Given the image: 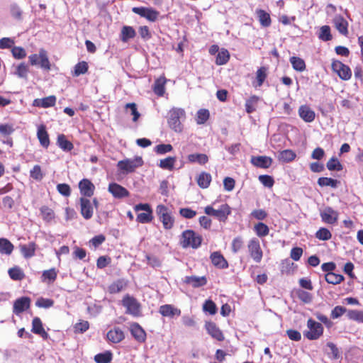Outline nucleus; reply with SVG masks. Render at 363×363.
Masks as SVG:
<instances>
[{
	"label": "nucleus",
	"mask_w": 363,
	"mask_h": 363,
	"mask_svg": "<svg viewBox=\"0 0 363 363\" xmlns=\"http://www.w3.org/2000/svg\"><path fill=\"white\" fill-rule=\"evenodd\" d=\"M203 240L202 236L194 231L187 230L183 231V247L197 249L201 245Z\"/></svg>",
	"instance_id": "1"
},
{
	"label": "nucleus",
	"mask_w": 363,
	"mask_h": 363,
	"mask_svg": "<svg viewBox=\"0 0 363 363\" xmlns=\"http://www.w3.org/2000/svg\"><path fill=\"white\" fill-rule=\"evenodd\" d=\"M308 331L303 333V335L308 340H315L320 337L324 331V328L321 323L316 322L312 318L307 320Z\"/></svg>",
	"instance_id": "2"
},
{
	"label": "nucleus",
	"mask_w": 363,
	"mask_h": 363,
	"mask_svg": "<svg viewBox=\"0 0 363 363\" xmlns=\"http://www.w3.org/2000/svg\"><path fill=\"white\" fill-rule=\"evenodd\" d=\"M204 212L208 216H214L220 221L225 222L231 213V208L227 203L222 204L218 209H214L211 206H207L204 208Z\"/></svg>",
	"instance_id": "3"
},
{
	"label": "nucleus",
	"mask_w": 363,
	"mask_h": 363,
	"mask_svg": "<svg viewBox=\"0 0 363 363\" xmlns=\"http://www.w3.org/2000/svg\"><path fill=\"white\" fill-rule=\"evenodd\" d=\"M122 305L126 308L125 313L130 314L134 317H138L140 315V303L135 298L125 294L122 299Z\"/></svg>",
	"instance_id": "4"
},
{
	"label": "nucleus",
	"mask_w": 363,
	"mask_h": 363,
	"mask_svg": "<svg viewBox=\"0 0 363 363\" xmlns=\"http://www.w3.org/2000/svg\"><path fill=\"white\" fill-rule=\"evenodd\" d=\"M247 247L250 257L256 263H259L263 257V251L259 240L256 238H251L248 241Z\"/></svg>",
	"instance_id": "5"
},
{
	"label": "nucleus",
	"mask_w": 363,
	"mask_h": 363,
	"mask_svg": "<svg viewBox=\"0 0 363 363\" xmlns=\"http://www.w3.org/2000/svg\"><path fill=\"white\" fill-rule=\"evenodd\" d=\"M143 161L141 157H135L133 159H125L118 162L117 166L121 171L127 173L133 172L136 168L141 167Z\"/></svg>",
	"instance_id": "6"
},
{
	"label": "nucleus",
	"mask_w": 363,
	"mask_h": 363,
	"mask_svg": "<svg viewBox=\"0 0 363 363\" xmlns=\"http://www.w3.org/2000/svg\"><path fill=\"white\" fill-rule=\"evenodd\" d=\"M156 213L165 229H171L173 227L174 219L167 207L162 204L158 205L156 208Z\"/></svg>",
	"instance_id": "7"
},
{
	"label": "nucleus",
	"mask_w": 363,
	"mask_h": 363,
	"mask_svg": "<svg viewBox=\"0 0 363 363\" xmlns=\"http://www.w3.org/2000/svg\"><path fill=\"white\" fill-rule=\"evenodd\" d=\"M331 68L342 80L347 81L352 77V71L349 66L339 60H333Z\"/></svg>",
	"instance_id": "8"
},
{
	"label": "nucleus",
	"mask_w": 363,
	"mask_h": 363,
	"mask_svg": "<svg viewBox=\"0 0 363 363\" xmlns=\"http://www.w3.org/2000/svg\"><path fill=\"white\" fill-rule=\"evenodd\" d=\"M80 213L85 220H89L94 214V206L89 199L81 197L79 199Z\"/></svg>",
	"instance_id": "9"
},
{
	"label": "nucleus",
	"mask_w": 363,
	"mask_h": 363,
	"mask_svg": "<svg viewBox=\"0 0 363 363\" xmlns=\"http://www.w3.org/2000/svg\"><path fill=\"white\" fill-rule=\"evenodd\" d=\"M78 186L82 197L89 199L94 195L95 191V186L89 179H82L79 182Z\"/></svg>",
	"instance_id": "10"
},
{
	"label": "nucleus",
	"mask_w": 363,
	"mask_h": 363,
	"mask_svg": "<svg viewBox=\"0 0 363 363\" xmlns=\"http://www.w3.org/2000/svg\"><path fill=\"white\" fill-rule=\"evenodd\" d=\"M339 213L331 207H326L320 212L322 221L328 224H335L338 220Z\"/></svg>",
	"instance_id": "11"
},
{
	"label": "nucleus",
	"mask_w": 363,
	"mask_h": 363,
	"mask_svg": "<svg viewBox=\"0 0 363 363\" xmlns=\"http://www.w3.org/2000/svg\"><path fill=\"white\" fill-rule=\"evenodd\" d=\"M30 299L23 296L16 299L13 303V313L19 315L30 308Z\"/></svg>",
	"instance_id": "12"
},
{
	"label": "nucleus",
	"mask_w": 363,
	"mask_h": 363,
	"mask_svg": "<svg viewBox=\"0 0 363 363\" xmlns=\"http://www.w3.org/2000/svg\"><path fill=\"white\" fill-rule=\"evenodd\" d=\"M108 190L116 199H123L130 195L129 191L125 187L117 183L109 184Z\"/></svg>",
	"instance_id": "13"
},
{
	"label": "nucleus",
	"mask_w": 363,
	"mask_h": 363,
	"mask_svg": "<svg viewBox=\"0 0 363 363\" xmlns=\"http://www.w3.org/2000/svg\"><path fill=\"white\" fill-rule=\"evenodd\" d=\"M333 23L335 28L342 35L347 36L348 32V22L341 15H335L333 19Z\"/></svg>",
	"instance_id": "14"
},
{
	"label": "nucleus",
	"mask_w": 363,
	"mask_h": 363,
	"mask_svg": "<svg viewBox=\"0 0 363 363\" xmlns=\"http://www.w3.org/2000/svg\"><path fill=\"white\" fill-rule=\"evenodd\" d=\"M130 331L135 340L140 343L145 342L146 340V333L138 323L130 324Z\"/></svg>",
	"instance_id": "15"
},
{
	"label": "nucleus",
	"mask_w": 363,
	"mask_h": 363,
	"mask_svg": "<svg viewBox=\"0 0 363 363\" xmlns=\"http://www.w3.org/2000/svg\"><path fill=\"white\" fill-rule=\"evenodd\" d=\"M205 328L208 333L214 339L218 341H223L224 340V335L223 332L217 326V325L211 321L206 322Z\"/></svg>",
	"instance_id": "16"
},
{
	"label": "nucleus",
	"mask_w": 363,
	"mask_h": 363,
	"mask_svg": "<svg viewBox=\"0 0 363 363\" xmlns=\"http://www.w3.org/2000/svg\"><path fill=\"white\" fill-rule=\"evenodd\" d=\"M272 159L267 156H252L250 162L259 168L267 169L272 164Z\"/></svg>",
	"instance_id": "17"
},
{
	"label": "nucleus",
	"mask_w": 363,
	"mask_h": 363,
	"mask_svg": "<svg viewBox=\"0 0 363 363\" xmlns=\"http://www.w3.org/2000/svg\"><path fill=\"white\" fill-rule=\"evenodd\" d=\"M210 259L212 264L219 269H227L228 267V262L220 252H213L211 254Z\"/></svg>",
	"instance_id": "18"
},
{
	"label": "nucleus",
	"mask_w": 363,
	"mask_h": 363,
	"mask_svg": "<svg viewBox=\"0 0 363 363\" xmlns=\"http://www.w3.org/2000/svg\"><path fill=\"white\" fill-rule=\"evenodd\" d=\"M106 338L112 343H119L124 340L125 334L120 328L115 327L107 333Z\"/></svg>",
	"instance_id": "19"
},
{
	"label": "nucleus",
	"mask_w": 363,
	"mask_h": 363,
	"mask_svg": "<svg viewBox=\"0 0 363 363\" xmlns=\"http://www.w3.org/2000/svg\"><path fill=\"white\" fill-rule=\"evenodd\" d=\"M160 313L164 317L172 318L174 317H179L181 314L180 309L174 307L171 304H164L160 307Z\"/></svg>",
	"instance_id": "20"
},
{
	"label": "nucleus",
	"mask_w": 363,
	"mask_h": 363,
	"mask_svg": "<svg viewBox=\"0 0 363 363\" xmlns=\"http://www.w3.org/2000/svg\"><path fill=\"white\" fill-rule=\"evenodd\" d=\"M300 118L306 123H311L315 120V113L308 106L302 105L298 108Z\"/></svg>",
	"instance_id": "21"
},
{
	"label": "nucleus",
	"mask_w": 363,
	"mask_h": 363,
	"mask_svg": "<svg viewBox=\"0 0 363 363\" xmlns=\"http://www.w3.org/2000/svg\"><path fill=\"white\" fill-rule=\"evenodd\" d=\"M128 281L125 279H118L113 281L108 286V291L111 294H118L127 288Z\"/></svg>",
	"instance_id": "22"
},
{
	"label": "nucleus",
	"mask_w": 363,
	"mask_h": 363,
	"mask_svg": "<svg viewBox=\"0 0 363 363\" xmlns=\"http://www.w3.org/2000/svg\"><path fill=\"white\" fill-rule=\"evenodd\" d=\"M31 331L37 335H40L44 340H47L49 337L48 333L45 330L42 321L40 318L35 317L32 320Z\"/></svg>",
	"instance_id": "23"
},
{
	"label": "nucleus",
	"mask_w": 363,
	"mask_h": 363,
	"mask_svg": "<svg viewBox=\"0 0 363 363\" xmlns=\"http://www.w3.org/2000/svg\"><path fill=\"white\" fill-rule=\"evenodd\" d=\"M37 137L39 143L44 148H48L50 145V138L45 125H40L38 128Z\"/></svg>",
	"instance_id": "24"
},
{
	"label": "nucleus",
	"mask_w": 363,
	"mask_h": 363,
	"mask_svg": "<svg viewBox=\"0 0 363 363\" xmlns=\"http://www.w3.org/2000/svg\"><path fill=\"white\" fill-rule=\"evenodd\" d=\"M180 111L177 109H172L169 111L168 123L175 131H180Z\"/></svg>",
	"instance_id": "25"
},
{
	"label": "nucleus",
	"mask_w": 363,
	"mask_h": 363,
	"mask_svg": "<svg viewBox=\"0 0 363 363\" xmlns=\"http://www.w3.org/2000/svg\"><path fill=\"white\" fill-rule=\"evenodd\" d=\"M56 96L51 95L43 99H37L33 101V105L38 107L49 108L52 107L56 104Z\"/></svg>",
	"instance_id": "26"
},
{
	"label": "nucleus",
	"mask_w": 363,
	"mask_h": 363,
	"mask_svg": "<svg viewBox=\"0 0 363 363\" xmlns=\"http://www.w3.org/2000/svg\"><path fill=\"white\" fill-rule=\"evenodd\" d=\"M211 180L212 177L211 174L206 172H201L196 178L197 184L201 189L208 188L211 184Z\"/></svg>",
	"instance_id": "27"
},
{
	"label": "nucleus",
	"mask_w": 363,
	"mask_h": 363,
	"mask_svg": "<svg viewBox=\"0 0 363 363\" xmlns=\"http://www.w3.org/2000/svg\"><path fill=\"white\" fill-rule=\"evenodd\" d=\"M19 247L25 258H30L35 255L36 244L34 242H30L27 245H20Z\"/></svg>",
	"instance_id": "28"
},
{
	"label": "nucleus",
	"mask_w": 363,
	"mask_h": 363,
	"mask_svg": "<svg viewBox=\"0 0 363 363\" xmlns=\"http://www.w3.org/2000/svg\"><path fill=\"white\" fill-rule=\"evenodd\" d=\"M57 145L63 151L69 152L74 148L72 143L67 139L64 134H60L57 138Z\"/></svg>",
	"instance_id": "29"
},
{
	"label": "nucleus",
	"mask_w": 363,
	"mask_h": 363,
	"mask_svg": "<svg viewBox=\"0 0 363 363\" xmlns=\"http://www.w3.org/2000/svg\"><path fill=\"white\" fill-rule=\"evenodd\" d=\"M186 284L191 285L193 287H200L206 284L207 279L206 277H196V276H189L185 277V281Z\"/></svg>",
	"instance_id": "30"
},
{
	"label": "nucleus",
	"mask_w": 363,
	"mask_h": 363,
	"mask_svg": "<svg viewBox=\"0 0 363 363\" xmlns=\"http://www.w3.org/2000/svg\"><path fill=\"white\" fill-rule=\"evenodd\" d=\"M58 271L55 268L45 270L42 273L41 280L48 284L53 283L57 277Z\"/></svg>",
	"instance_id": "31"
},
{
	"label": "nucleus",
	"mask_w": 363,
	"mask_h": 363,
	"mask_svg": "<svg viewBox=\"0 0 363 363\" xmlns=\"http://www.w3.org/2000/svg\"><path fill=\"white\" fill-rule=\"evenodd\" d=\"M256 14L262 26L267 28L272 24L270 15L264 10L257 9Z\"/></svg>",
	"instance_id": "32"
},
{
	"label": "nucleus",
	"mask_w": 363,
	"mask_h": 363,
	"mask_svg": "<svg viewBox=\"0 0 363 363\" xmlns=\"http://www.w3.org/2000/svg\"><path fill=\"white\" fill-rule=\"evenodd\" d=\"M166 79L160 77L157 79L153 84V91L158 96H162L165 91Z\"/></svg>",
	"instance_id": "33"
},
{
	"label": "nucleus",
	"mask_w": 363,
	"mask_h": 363,
	"mask_svg": "<svg viewBox=\"0 0 363 363\" xmlns=\"http://www.w3.org/2000/svg\"><path fill=\"white\" fill-rule=\"evenodd\" d=\"M9 13L15 20L18 21H21L23 20V11L18 4L13 3L9 6Z\"/></svg>",
	"instance_id": "34"
},
{
	"label": "nucleus",
	"mask_w": 363,
	"mask_h": 363,
	"mask_svg": "<svg viewBox=\"0 0 363 363\" xmlns=\"http://www.w3.org/2000/svg\"><path fill=\"white\" fill-rule=\"evenodd\" d=\"M42 218L47 223H50L55 219V215L54 211L48 206H43L40 208Z\"/></svg>",
	"instance_id": "35"
},
{
	"label": "nucleus",
	"mask_w": 363,
	"mask_h": 363,
	"mask_svg": "<svg viewBox=\"0 0 363 363\" xmlns=\"http://www.w3.org/2000/svg\"><path fill=\"white\" fill-rule=\"evenodd\" d=\"M13 248V245L8 239L0 238V254L10 255Z\"/></svg>",
	"instance_id": "36"
},
{
	"label": "nucleus",
	"mask_w": 363,
	"mask_h": 363,
	"mask_svg": "<svg viewBox=\"0 0 363 363\" xmlns=\"http://www.w3.org/2000/svg\"><path fill=\"white\" fill-rule=\"evenodd\" d=\"M289 61L292 65L293 69L297 72H303L306 68L305 61L299 57H291Z\"/></svg>",
	"instance_id": "37"
},
{
	"label": "nucleus",
	"mask_w": 363,
	"mask_h": 363,
	"mask_svg": "<svg viewBox=\"0 0 363 363\" xmlns=\"http://www.w3.org/2000/svg\"><path fill=\"white\" fill-rule=\"evenodd\" d=\"M259 98L257 96L252 95L245 102V111L247 113H252L256 111Z\"/></svg>",
	"instance_id": "38"
},
{
	"label": "nucleus",
	"mask_w": 363,
	"mask_h": 363,
	"mask_svg": "<svg viewBox=\"0 0 363 363\" xmlns=\"http://www.w3.org/2000/svg\"><path fill=\"white\" fill-rule=\"evenodd\" d=\"M188 160L191 162H197L199 164L203 165L208 162V157L206 154L195 153L188 155Z\"/></svg>",
	"instance_id": "39"
},
{
	"label": "nucleus",
	"mask_w": 363,
	"mask_h": 363,
	"mask_svg": "<svg viewBox=\"0 0 363 363\" xmlns=\"http://www.w3.org/2000/svg\"><path fill=\"white\" fill-rule=\"evenodd\" d=\"M40 67L45 70L49 71L51 69V65L48 56V52L45 49L40 50Z\"/></svg>",
	"instance_id": "40"
},
{
	"label": "nucleus",
	"mask_w": 363,
	"mask_h": 363,
	"mask_svg": "<svg viewBox=\"0 0 363 363\" xmlns=\"http://www.w3.org/2000/svg\"><path fill=\"white\" fill-rule=\"evenodd\" d=\"M267 77V68L266 67H259L256 72V84L255 87L261 86Z\"/></svg>",
	"instance_id": "41"
},
{
	"label": "nucleus",
	"mask_w": 363,
	"mask_h": 363,
	"mask_svg": "<svg viewBox=\"0 0 363 363\" xmlns=\"http://www.w3.org/2000/svg\"><path fill=\"white\" fill-rule=\"evenodd\" d=\"M136 33L133 27L125 26L121 29V40L127 42L129 39L133 38Z\"/></svg>",
	"instance_id": "42"
},
{
	"label": "nucleus",
	"mask_w": 363,
	"mask_h": 363,
	"mask_svg": "<svg viewBox=\"0 0 363 363\" xmlns=\"http://www.w3.org/2000/svg\"><path fill=\"white\" fill-rule=\"evenodd\" d=\"M296 154L292 150H284L279 152V160L283 162H290L295 160Z\"/></svg>",
	"instance_id": "43"
},
{
	"label": "nucleus",
	"mask_w": 363,
	"mask_h": 363,
	"mask_svg": "<svg viewBox=\"0 0 363 363\" xmlns=\"http://www.w3.org/2000/svg\"><path fill=\"white\" fill-rule=\"evenodd\" d=\"M230 60V53L228 50L222 48L217 54L216 64L217 65H225Z\"/></svg>",
	"instance_id": "44"
},
{
	"label": "nucleus",
	"mask_w": 363,
	"mask_h": 363,
	"mask_svg": "<svg viewBox=\"0 0 363 363\" xmlns=\"http://www.w3.org/2000/svg\"><path fill=\"white\" fill-rule=\"evenodd\" d=\"M254 231L258 237L263 238L269 234V228L265 223L259 222L255 225Z\"/></svg>",
	"instance_id": "45"
},
{
	"label": "nucleus",
	"mask_w": 363,
	"mask_h": 363,
	"mask_svg": "<svg viewBox=\"0 0 363 363\" xmlns=\"http://www.w3.org/2000/svg\"><path fill=\"white\" fill-rule=\"evenodd\" d=\"M9 274L14 281H21L25 278V274L18 267H14L9 269Z\"/></svg>",
	"instance_id": "46"
},
{
	"label": "nucleus",
	"mask_w": 363,
	"mask_h": 363,
	"mask_svg": "<svg viewBox=\"0 0 363 363\" xmlns=\"http://www.w3.org/2000/svg\"><path fill=\"white\" fill-rule=\"evenodd\" d=\"M112 359L113 354L111 351L99 353L94 356V361L96 363H110Z\"/></svg>",
	"instance_id": "47"
},
{
	"label": "nucleus",
	"mask_w": 363,
	"mask_h": 363,
	"mask_svg": "<svg viewBox=\"0 0 363 363\" xmlns=\"http://www.w3.org/2000/svg\"><path fill=\"white\" fill-rule=\"evenodd\" d=\"M325 279L328 284L333 285L338 284L344 280V277L342 274L333 273H326Z\"/></svg>",
	"instance_id": "48"
},
{
	"label": "nucleus",
	"mask_w": 363,
	"mask_h": 363,
	"mask_svg": "<svg viewBox=\"0 0 363 363\" xmlns=\"http://www.w3.org/2000/svg\"><path fill=\"white\" fill-rule=\"evenodd\" d=\"M317 182L320 186H330L332 188H336L340 184L337 179L330 177H320Z\"/></svg>",
	"instance_id": "49"
},
{
	"label": "nucleus",
	"mask_w": 363,
	"mask_h": 363,
	"mask_svg": "<svg viewBox=\"0 0 363 363\" xmlns=\"http://www.w3.org/2000/svg\"><path fill=\"white\" fill-rule=\"evenodd\" d=\"M176 162V157H167L160 160L159 167L163 169L172 170Z\"/></svg>",
	"instance_id": "50"
},
{
	"label": "nucleus",
	"mask_w": 363,
	"mask_h": 363,
	"mask_svg": "<svg viewBox=\"0 0 363 363\" xmlns=\"http://www.w3.org/2000/svg\"><path fill=\"white\" fill-rule=\"evenodd\" d=\"M88 63L85 61H81L75 65L73 75L75 77H78L81 74H84L88 72Z\"/></svg>",
	"instance_id": "51"
},
{
	"label": "nucleus",
	"mask_w": 363,
	"mask_h": 363,
	"mask_svg": "<svg viewBox=\"0 0 363 363\" xmlns=\"http://www.w3.org/2000/svg\"><path fill=\"white\" fill-rule=\"evenodd\" d=\"M326 167L330 171H341L343 169L342 164L335 157H333L328 161Z\"/></svg>",
	"instance_id": "52"
},
{
	"label": "nucleus",
	"mask_w": 363,
	"mask_h": 363,
	"mask_svg": "<svg viewBox=\"0 0 363 363\" xmlns=\"http://www.w3.org/2000/svg\"><path fill=\"white\" fill-rule=\"evenodd\" d=\"M315 238L323 241L329 240L332 238V233L328 228H320L316 231Z\"/></svg>",
	"instance_id": "53"
},
{
	"label": "nucleus",
	"mask_w": 363,
	"mask_h": 363,
	"mask_svg": "<svg viewBox=\"0 0 363 363\" xmlns=\"http://www.w3.org/2000/svg\"><path fill=\"white\" fill-rule=\"evenodd\" d=\"M30 177L36 181H41L44 177L41 167L38 164L34 165L30 171Z\"/></svg>",
	"instance_id": "54"
},
{
	"label": "nucleus",
	"mask_w": 363,
	"mask_h": 363,
	"mask_svg": "<svg viewBox=\"0 0 363 363\" xmlns=\"http://www.w3.org/2000/svg\"><path fill=\"white\" fill-rule=\"evenodd\" d=\"M209 116L210 113L208 109H200L196 114V123L198 124H204L208 120Z\"/></svg>",
	"instance_id": "55"
},
{
	"label": "nucleus",
	"mask_w": 363,
	"mask_h": 363,
	"mask_svg": "<svg viewBox=\"0 0 363 363\" xmlns=\"http://www.w3.org/2000/svg\"><path fill=\"white\" fill-rule=\"evenodd\" d=\"M203 310L210 315H215L217 313V306L211 299L206 300L203 305Z\"/></svg>",
	"instance_id": "56"
},
{
	"label": "nucleus",
	"mask_w": 363,
	"mask_h": 363,
	"mask_svg": "<svg viewBox=\"0 0 363 363\" xmlns=\"http://www.w3.org/2000/svg\"><path fill=\"white\" fill-rule=\"evenodd\" d=\"M318 38L323 41H329L332 40L330 28L329 26H323L320 29Z\"/></svg>",
	"instance_id": "57"
},
{
	"label": "nucleus",
	"mask_w": 363,
	"mask_h": 363,
	"mask_svg": "<svg viewBox=\"0 0 363 363\" xmlns=\"http://www.w3.org/2000/svg\"><path fill=\"white\" fill-rule=\"evenodd\" d=\"M153 219V212H145L138 213L136 218L137 222L140 223H148Z\"/></svg>",
	"instance_id": "58"
},
{
	"label": "nucleus",
	"mask_w": 363,
	"mask_h": 363,
	"mask_svg": "<svg viewBox=\"0 0 363 363\" xmlns=\"http://www.w3.org/2000/svg\"><path fill=\"white\" fill-rule=\"evenodd\" d=\"M297 297L304 303H309L312 301V295L309 292L298 289L296 291Z\"/></svg>",
	"instance_id": "59"
},
{
	"label": "nucleus",
	"mask_w": 363,
	"mask_h": 363,
	"mask_svg": "<svg viewBox=\"0 0 363 363\" xmlns=\"http://www.w3.org/2000/svg\"><path fill=\"white\" fill-rule=\"evenodd\" d=\"M347 317L350 320L363 323V311L357 310H350L347 312Z\"/></svg>",
	"instance_id": "60"
},
{
	"label": "nucleus",
	"mask_w": 363,
	"mask_h": 363,
	"mask_svg": "<svg viewBox=\"0 0 363 363\" xmlns=\"http://www.w3.org/2000/svg\"><path fill=\"white\" fill-rule=\"evenodd\" d=\"M125 108L130 109L131 115L133 116V121L137 122L140 117V113L138 111L137 105L135 103H128L125 105Z\"/></svg>",
	"instance_id": "61"
},
{
	"label": "nucleus",
	"mask_w": 363,
	"mask_h": 363,
	"mask_svg": "<svg viewBox=\"0 0 363 363\" xmlns=\"http://www.w3.org/2000/svg\"><path fill=\"white\" fill-rule=\"evenodd\" d=\"M243 239L240 236H237L233 238L231 243V249L233 252L237 253L239 252L243 247Z\"/></svg>",
	"instance_id": "62"
},
{
	"label": "nucleus",
	"mask_w": 363,
	"mask_h": 363,
	"mask_svg": "<svg viewBox=\"0 0 363 363\" xmlns=\"http://www.w3.org/2000/svg\"><path fill=\"white\" fill-rule=\"evenodd\" d=\"M259 181L266 187L272 188L274 186V180L272 176L263 174L259 176Z\"/></svg>",
	"instance_id": "63"
},
{
	"label": "nucleus",
	"mask_w": 363,
	"mask_h": 363,
	"mask_svg": "<svg viewBox=\"0 0 363 363\" xmlns=\"http://www.w3.org/2000/svg\"><path fill=\"white\" fill-rule=\"evenodd\" d=\"M57 190L61 195L69 197L71 195V188L67 184L62 183L57 185Z\"/></svg>",
	"instance_id": "64"
}]
</instances>
